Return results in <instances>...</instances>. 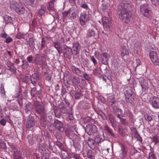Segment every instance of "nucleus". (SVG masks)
Returning <instances> with one entry per match:
<instances>
[{
  "label": "nucleus",
  "mask_w": 159,
  "mask_h": 159,
  "mask_svg": "<svg viewBox=\"0 0 159 159\" xmlns=\"http://www.w3.org/2000/svg\"><path fill=\"white\" fill-rule=\"evenodd\" d=\"M149 101L153 107L159 108V97L156 96L152 97L150 98Z\"/></svg>",
  "instance_id": "f8f14e48"
},
{
  "label": "nucleus",
  "mask_w": 159,
  "mask_h": 159,
  "mask_svg": "<svg viewBox=\"0 0 159 159\" xmlns=\"http://www.w3.org/2000/svg\"><path fill=\"white\" fill-rule=\"evenodd\" d=\"M53 124L52 123L50 122V121L48 122L47 126H48V128L49 130L51 132H52L53 131V129H52V127L53 126Z\"/></svg>",
  "instance_id": "052dcab7"
},
{
  "label": "nucleus",
  "mask_w": 159,
  "mask_h": 159,
  "mask_svg": "<svg viewBox=\"0 0 159 159\" xmlns=\"http://www.w3.org/2000/svg\"><path fill=\"white\" fill-rule=\"evenodd\" d=\"M70 9L67 11H65L62 13V19L63 20H64L66 18L67 16L70 13Z\"/></svg>",
  "instance_id": "6e6d98bb"
},
{
  "label": "nucleus",
  "mask_w": 159,
  "mask_h": 159,
  "mask_svg": "<svg viewBox=\"0 0 159 159\" xmlns=\"http://www.w3.org/2000/svg\"><path fill=\"white\" fill-rule=\"evenodd\" d=\"M74 135L72 138L70 139L72 140L74 146L76 150L79 151L81 148V138L76 134Z\"/></svg>",
  "instance_id": "1a4fd4ad"
},
{
  "label": "nucleus",
  "mask_w": 159,
  "mask_h": 159,
  "mask_svg": "<svg viewBox=\"0 0 159 159\" xmlns=\"http://www.w3.org/2000/svg\"><path fill=\"white\" fill-rule=\"evenodd\" d=\"M54 112L55 116L57 118H60L62 116V112L59 108H57L54 110Z\"/></svg>",
  "instance_id": "79ce46f5"
},
{
  "label": "nucleus",
  "mask_w": 159,
  "mask_h": 159,
  "mask_svg": "<svg viewBox=\"0 0 159 159\" xmlns=\"http://www.w3.org/2000/svg\"><path fill=\"white\" fill-rule=\"evenodd\" d=\"M120 56L122 57L129 54V49L125 46L123 45L120 47Z\"/></svg>",
  "instance_id": "393cba45"
},
{
  "label": "nucleus",
  "mask_w": 159,
  "mask_h": 159,
  "mask_svg": "<svg viewBox=\"0 0 159 159\" xmlns=\"http://www.w3.org/2000/svg\"><path fill=\"white\" fill-rule=\"evenodd\" d=\"M46 10V8L45 7H41L39 10L38 15L39 17H41L45 13Z\"/></svg>",
  "instance_id": "864d4df0"
},
{
  "label": "nucleus",
  "mask_w": 159,
  "mask_h": 159,
  "mask_svg": "<svg viewBox=\"0 0 159 159\" xmlns=\"http://www.w3.org/2000/svg\"><path fill=\"white\" fill-rule=\"evenodd\" d=\"M66 48H65V52H64V55L65 57L68 59H70L71 57V56L73 55V51H72V48L68 46H66Z\"/></svg>",
  "instance_id": "412c9836"
},
{
  "label": "nucleus",
  "mask_w": 159,
  "mask_h": 159,
  "mask_svg": "<svg viewBox=\"0 0 159 159\" xmlns=\"http://www.w3.org/2000/svg\"><path fill=\"white\" fill-rule=\"evenodd\" d=\"M80 107L82 109H87L89 107V104L86 102L81 101L80 103Z\"/></svg>",
  "instance_id": "ea45409f"
},
{
  "label": "nucleus",
  "mask_w": 159,
  "mask_h": 159,
  "mask_svg": "<svg viewBox=\"0 0 159 159\" xmlns=\"http://www.w3.org/2000/svg\"><path fill=\"white\" fill-rule=\"evenodd\" d=\"M85 130L89 135H91L96 133L98 131L97 126L93 124H88L86 125Z\"/></svg>",
  "instance_id": "9d476101"
},
{
  "label": "nucleus",
  "mask_w": 159,
  "mask_h": 159,
  "mask_svg": "<svg viewBox=\"0 0 159 159\" xmlns=\"http://www.w3.org/2000/svg\"><path fill=\"white\" fill-rule=\"evenodd\" d=\"M118 131L120 135L123 137H125L126 134L124 129L122 127H120L119 125H118Z\"/></svg>",
  "instance_id": "49530a36"
},
{
  "label": "nucleus",
  "mask_w": 159,
  "mask_h": 159,
  "mask_svg": "<svg viewBox=\"0 0 159 159\" xmlns=\"http://www.w3.org/2000/svg\"><path fill=\"white\" fill-rule=\"evenodd\" d=\"M95 33L93 28H90L88 30L87 34V36L88 37L94 36Z\"/></svg>",
  "instance_id": "3c124183"
},
{
  "label": "nucleus",
  "mask_w": 159,
  "mask_h": 159,
  "mask_svg": "<svg viewBox=\"0 0 159 159\" xmlns=\"http://www.w3.org/2000/svg\"><path fill=\"white\" fill-rule=\"evenodd\" d=\"M71 80L74 85H78L80 82V79L78 77L75 76H74Z\"/></svg>",
  "instance_id": "de8ad7c7"
},
{
  "label": "nucleus",
  "mask_w": 159,
  "mask_h": 159,
  "mask_svg": "<svg viewBox=\"0 0 159 159\" xmlns=\"http://www.w3.org/2000/svg\"><path fill=\"white\" fill-rule=\"evenodd\" d=\"M34 109L35 112L41 116L45 115V107L41 104L40 102L37 100L33 101Z\"/></svg>",
  "instance_id": "39448f33"
},
{
  "label": "nucleus",
  "mask_w": 159,
  "mask_h": 159,
  "mask_svg": "<svg viewBox=\"0 0 159 159\" xmlns=\"http://www.w3.org/2000/svg\"><path fill=\"white\" fill-rule=\"evenodd\" d=\"M54 3L49 2L47 6V8L49 10H53L54 8Z\"/></svg>",
  "instance_id": "e2e57ef3"
},
{
  "label": "nucleus",
  "mask_w": 159,
  "mask_h": 159,
  "mask_svg": "<svg viewBox=\"0 0 159 159\" xmlns=\"http://www.w3.org/2000/svg\"><path fill=\"white\" fill-rule=\"evenodd\" d=\"M80 48L81 46L79 42L76 41L73 43V49L74 56H76L79 54Z\"/></svg>",
  "instance_id": "f3484780"
},
{
  "label": "nucleus",
  "mask_w": 159,
  "mask_h": 159,
  "mask_svg": "<svg viewBox=\"0 0 159 159\" xmlns=\"http://www.w3.org/2000/svg\"><path fill=\"white\" fill-rule=\"evenodd\" d=\"M140 82L142 89L144 90L148 89L151 85L150 82L143 78L140 79Z\"/></svg>",
  "instance_id": "a211bd4d"
},
{
  "label": "nucleus",
  "mask_w": 159,
  "mask_h": 159,
  "mask_svg": "<svg viewBox=\"0 0 159 159\" xmlns=\"http://www.w3.org/2000/svg\"><path fill=\"white\" fill-rule=\"evenodd\" d=\"M33 134H30L28 135V141L31 145L33 143Z\"/></svg>",
  "instance_id": "680f3d73"
},
{
  "label": "nucleus",
  "mask_w": 159,
  "mask_h": 159,
  "mask_svg": "<svg viewBox=\"0 0 159 159\" xmlns=\"http://www.w3.org/2000/svg\"><path fill=\"white\" fill-rule=\"evenodd\" d=\"M41 91H38L36 87H34L31 89L30 93L32 97H34L37 95L40 94Z\"/></svg>",
  "instance_id": "72a5a7b5"
},
{
  "label": "nucleus",
  "mask_w": 159,
  "mask_h": 159,
  "mask_svg": "<svg viewBox=\"0 0 159 159\" xmlns=\"http://www.w3.org/2000/svg\"><path fill=\"white\" fill-rule=\"evenodd\" d=\"M41 47L40 49L42 50L43 48H45V40L44 38L43 37L41 39Z\"/></svg>",
  "instance_id": "69168bd1"
},
{
  "label": "nucleus",
  "mask_w": 159,
  "mask_h": 159,
  "mask_svg": "<svg viewBox=\"0 0 159 159\" xmlns=\"http://www.w3.org/2000/svg\"><path fill=\"white\" fill-rule=\"evenodd\" d=\"M124 94L126 102L130 104L131 105H133L136 99L135 94L130 89L125 90Z\"/></svg>",
  "instance_id": "f03ea898"
},
{
  "label": "nucleus",
  "mask_w": 159,
  "mask_h": 159,
  "mask_svg": "<svg viewBox=\"0 0 159 159\" xmlns=\"http://www.w3.org/2000/svg\"><path fill=\"white\" fill-rule=\"evenodd\" d=\"M140 13L143 16L148 18L152 17V11L149 8V5L146 3L140 6Z\"/></svg>",
  "instance_id": "7ed1b4c3"
},
{
  "label": "nucleus",
  "mask_w": 159,
  "mask_h": 159,
  "mask_svg": "<svg viewBox=\"0 0 159 159\" xmlns=\"http://www.w3.org/2000/svg\"><path fill=\"white\" fill-rule=\"evenodd\" d=\"M105 138L104 133H103L102 136L101 135H98L96 136L95 137L94 140L98 145L99 143L105 140Z\"/></svg>",
  "instance_id": "cd10ccee"
},
{
  "label": "nucleus",
  "mask_w": 159,
  "mask_h": 159,
  "mask_svg": "<svg viewBox=\"0 0 159 159\" xmlns=\"http://www.w3.org/2000/svg\"><path fill=\"white\" fill-rule=\"evenodd\" d=\"M34 64L36 65L42 66L43 65V61L40 58L39 54L34 55Z\"/></svg>",
  "instance_id": "a878e982"
},
{
  "label": "nucleus",
  "mask_w": 159,
  "mask_h": 159,
  "mask_svg": "<svg viewBox=\"0 0 159 159\" xmlns=\"http://www.w3.org/2000/svg\"><path fill=\"white\" fill-rule=\"evenodd\" d=\"M133 132L135 134L136 138L137 139V140L141 142L143 141L142 138L138 133L136 128H133Z\"/></svg>",
  "instance_id": "58836bf2"
},
{
  "label": "nucleus",
  "mask_w": 159,
  "mask_h": 159,
  "mask_svg": "<svg viewBox=\"0 0 159 159\" xmlns=\"http://www.w3.org/2000/svg\"><path fill=\"white\" fill-rule=\"evenodd\" d=\"M92 151L90 150H88L87 152V157L89 159H93V156L92 155Z\"/></svg>",
  "instance_id": "338daca9"
},
{
  "label": "nucleus",
  "mask_w": 159,
  "mask_h": 159,
  "mask_svg": "<svg viewBox=\"0 0 159 159\" xmlns=\"http://www.w3.org/2000/svg\"><path fill=\"white\" fill-rule=\"evenodd\" d=\"M34 109L33 104L30 102H28L25 104L24 106V111L25 113L27 115L31 114L32 111Z\"/></svg>",
  "instance_id": "6ab92c4d"
},
{
  "label": "nucleus",
  "mask_w": 159,
  "mask_h": 159,
  "mask_svg": "<svg viewBox=\"0 0 159 159\" xmlns=\"http://www.w3.org/2000/svg\"><path fill=\"white\" fill-rule=\"evenodd\" d=\"M110 55L106 52L102 53L99 56L100 61L103 64L108 65V61Z\"/></svg>",
  "instance_id": "aec40b11"
},
{
  "label": "nucleus",
  "mask_w": 159,
  "mask_h": 159,
  "mask_svg": "<svg viewBox=\"0 0 159 159\" xmlns=\"http://www.w3.org/2000/svg\"><path fill=\"white\" fill-rule=\"evenodd\" d=\"M56 145L59 147L61 151L67 152V150L66 148H65L62 143L59 141H57L56 142Z\"/></svg>",
  "instance_id": "e433bc0d"
},
{
  "label": "nucleus",
  "mask_w": 159,
  "mask_h": 159,
  "mask_svg": "<svg viewBox=\"0 0 159 159\" xmlns=\"http://www.w3.org/2000/svg\"><path fill=\"white\" fill-rule=\"evenodd\" d=\"M103 65H101L100 66V69L101 70H102L104 71V73L105 75H107L109 73V70L108 69L107 65L103 64Z\"/></svg>",
  "instance_id": "09e8293b"
},
{
  "label": "nucleus",
  "mask_w": 159,
  "mask_h": 159,
  "mask_svg": "<svg viewBox=\"0 0 159 159\" xmlns=\"http://www.w3.org/2000/svg\"><path fill=\"white\" fill-rule=\"evenodd\" d=\"M7 66L9 68V70L12 71L14 73L16 72V69L14 66L13 63L10 61H8L7 64Z\"/></svg>",
  "instance_id": "7c9ffc66"
},
{
  "label": "nucleus",
  "mask_w": 159,
  "mask_h": 159,
  "mask_svg": "<svg viewBox=\"0 0 159 159\" xmlns=\"http://www.w3.org/2000/svg\"><path fill=\"white\" fill-rule=\"evenodd\" d=\"M65 132L66 135L70 139L72 138V137L74 136V134H75V133L71 131V130L68 128L66 129Z\"/></svg>",
  "instance_id": "4c0bfd02"
},
{
  "label": "nucleus",
  "mask_w": 159,
  "mask_h": 159,
  "mask_svg": "<svg viewBox=\"0 0 159 159\" xmlns=\"http://www.w3.org/2000/svg\"><path fill=\"white\" fill-rule=\"evenodd\" d=\"M66 88L67 90L71 94H74L76 91V88L74 85H70V86Z\"/></svg>",
  "instance_id": "a18cd8bd"
},
{
  "label": "nucleus",
  "mask_w": 159,
  "mask_h": 159,
  "mask_svg": "<svg viewBox=\"0 0 159 159\" xmlns=\"http://www.w3.org/2000/svg\"><path fill=\"white\" fill-rule=\"evenodd\" d=\"M46 116L45 115L41 116L40 119V123L41 127L45 128L49 122L46 119Z\"/></svg>",
  "instance_id": "b1692460"
},
{
  "label": "nucleus",
  "mask_w": 159,
  "mask_h": 159,
  "mask_svg": "<svg viewBox=\"0 0 159 159\" xmlns=\"http://www.w3.org/2000/svg\"><path fill=\"white\" fill-rule=\"evenodd\" d=\"M39 79V75L38 72H35L30 76L31 83L35 86Z\"/></svg>",
  "instance_id": "dca6fc26"
},
{
  "label": "nucleus",
  "mask_w": 159,
  "mask_h": 159,
  "mask_svg": "<svg viewBox=\"0 0 159 159\" xmlns=\"http://www.w3.org/2000/svg\"><path fill=\"white\" fill-rule=\"evenodd\" d=\"M114 114L117 118V116L118 115H120V117L122 116V110L121 109L119 108V107L116 108V109L114 110L113 111Z\"/></svg>",
  "instance_id": "c03bdc74"
},
{
  "label": "nucleus",
  "mask_w": 159,
  "mask_h": 159,
  "mask_svg": "<svg viewBox=\"0 0 159 159\" xmlns=\"http://www.w3.org/2000/svg\"><path fill=\"white\" fill-rule=\"evenodd\" d=\"M25 35L23 33L19 32L17 33L16 38L19 39H24Z\"/></svg>",
  "instance_id": "13d9d810"
},
{
  "label": "nucleus",
  "mask_w": 159,
  "mask_h": 159,
  "mask_svg": "<svg viewBox=\"0 0 159 159\" xmlns=\"http://www.w3.org/2000/svg\"><path fill=\"white\" fill-rule=\"evenodd\" d=\"M22 153L21 152L18 150L14 151L13 154V157L14 159H18L22 156Z\"/></svg>",
  "instance_id": "c9c22d12"
},
{
  "label": "nucleus",
  "mask_w": 159,
  "mask_h": 159,
  "mask_svg": "<svg viewBox=\"0 0 159 159\" xmlns=\"http://www.w3.org/2000/svg\"><path fill=\"white\" fill-rule=\"evenodd\" d=\"M117 116V118L120 119V122L123 125L125 126H127L128 125V123L127 122L126 119L124 118H123L122 116L120 117V115H118Z\"/></svg>",
  "instance_id": "603ef678"
},
{
  "label": "nucleus",
  "mask_w": 159,
  "mask_h": 159,
  "mask_svg": "<svg viewBox=\"0 0 159 159\" xmlns=\"http://www.w3.org/2000/svg\"><path fill=\"white\" fill-rule=\"evenodd\" d=\"M131 4L129 3L121 2L117 6V11L122 22L126 23L133 21V16L130 9Z\"/></svg>",
  "instance_id": "f257e3e1"
},
{
  "label": "nucleus",
  "mask_w": 159,
  "mask_h": 159,
  "mask_svg": "<svg viewBox=\"0 0 159 159\" xmlns=\"http://www.w3.org/2000/svg\"><path fill=\"white\" fill-rule=\"evenodd\" d=\"M89 15L85 13H81L79 18V20L80 24L82 25L84 27L85 25L86 22L89 19Z\"/></svg>",
  "instance_id": "ddd939ff"
},
{
  "label": "nucleus",
  "mask_w": 159,
  "mask_h": 159,
  "mask_svg": "<svg viewBox=\"0 0 159 159\" xmlns=\"http://www.w3.org/2000/svg\"><path fill=\"white\" fill-rule=\"evenodd\" d=\"M22 64L21 65L22 68L26 69L29 66L28 62L25 60H24L22 61Z\"/></svg>",
  "instance_id": "4d7b16f0"
},
{
  "label": "nucleus",
  "mask_w": 159,
  "mask_h": 159,
  "mask_svg": "<svg viewBox=\"0 0 159 159\" xmlns=\"http://www.w3.org/2000/svg\"><path fill=\"white\" fill-rule=\"evenodd\" d=\"M70 70L74 73L77 75H80L81 73V70L79 68L76 67L72 65L70 66Z\"/></svg>",
  "instance_id": "473e14b6"
},
{
  "label": "nucleus",
  "mask_w": 159,
  "mask_h": 159,
  "mask_svg": "<svg viewBox=\"0 0 159 159\" xmlns=\"http://www.w3.org/2000/svg\"><path fill=\"white\" fill-rule=\"evenodd\" d=\"M151 142L154 143V145H156L157 143L159 142V138L157 136H153L152 137H151Z\"/></svg>",
  "instance_id": "8fccbe9b"
},
{
  "label": "nucleus",
  "mask_w": 159,
  "mask_h": 159,
  "mask_svg": "<svg viewBox=\"0 0 159 159\" xmlns=\"http://www.w3.org/2000/svg\"><path fill=\"white\" fill-rule=\"evenodd\" d=\"M103 133L107 139H110L111 138H116V134L113 132V130L108 125H105L103 127Z\"/></svg>",
  "instance_id": "6e6552de"
},
{
  "label": "nucleus",
  "mask_w": 159,
  "mask_h": 159,
  "mask_svg": "<svg viewBox=\"0 0 159 159\" xmlns=\"http://www.w3.org/2000/svg\"><path fill=\"white\" fill-rule=\"evenodd\" d=\"M53 126H54L57 129L61 132H63L64 131L63 124L61 121L57 119L54 120Z\"/></svg>",
  "instance_id": "2eb2a0df"
},
{
  "label": "nucleus",
  "mask_w": 159,
  "mask_h": 159,
  "mask_svg": "<svg viewBox=\"0 0 159 159\" xmlns=\"http://www.w3.org/2000/svg\"><path fill=\"white\" fill-rule=\"evenodd\" d=\"M4 20L6 24L12 23V18L11 17L6 15L4 16Z\"/></svg>",
  "instance_id": "37998d69"
},
{
  "label": "nucleus",
  "mask_w": 159,
  "mask_h": 159,
  "mask_svg": "<svg viewBox=\"0 0 159 159\" xmlns=\"http://www.w3.org/2000/svg\"><path fill=\"white\" fill-rule=\"evenodd\" d=\"M87 143L89 146L92 150L96 148L98 145L95 140L90 137H88V138Z\"/></svg>",
  "instance_id": "4be33fe9"
},
{
  "label": "nucleus",
  "mask_w": 159,
  "mask_h": 159,
  "mask_svg": "<svg viewBox=\"0 0 159 159\" xmlns=\"http://www.w3.org/2000/svg\"><path fill=\"white\" fill-rule=\"evenodd\" d=\"M102 22L104 29L106 31H109L112 25L111 20L106 16L102 18Z\"/></svg>",
  "instance_id": "9b49d317"
},
{
  "label": "nucleus",
  "mask_w": 159,
  "mask_h": 159,
  "mask_svg": "<svg viewBox=\"0 0 159 159\" xmlns=\"http://www.w3.org/2000/svg\"><path fill=\"white\" fill-rule=\"evenodd\" d=\"M148 159H156V157L154 153L151 152L149 153Z\"/></svg>",
  "instance_id": "774afa93"
},
{
  "label": "nucleus",
  "mask_w": 159,
  "mask_h": 159,
  "mask_svg": "<svg viewBox=\"0 0 159 159\" xmlns=\"http://www.w3.org/2000/svg\"><path fill=\"white\" fill-rule=\"evenodd\" d=\"M157 48L155 47L154 45H151V47L150 49V57L155 65L158 66L159 64V61L157 56Z\"/></svg>",
  "instance_id": "20e7f679"
},
{
  "label": "nucleus",
  "mask_w": 159,
  "mask_h": 159,
  "mask_svg": "<svg viewBox=\"0 0 159 159\" xmlns=\"http://www.w3.org/2000/svg\"><path fill=\"white\" fill-rule=\"evenodd\" d=\"M108 119L110 121V123L113 121H116L115 118L114 116L111 113H108L107 115Z\"/></svg>",
  "instance_id": "5fc2aeb1"
},
{
  "label": "nucleus",
  "mask_w": 159,
  "mask_h": 159,
  "mask_svg": "<svg viewBox=\"0 0 159 159\" xmlns=\"http://www.w3.org/2000/svg\"><path fill=\"white\" fill-rule=\"evenodd\" d=\"M128 116L129 120H131L133 118V115L127 107L125 109L124 113H122V117H126Z\"/></svg>",
  "instance_id": "c85d7f7f"
},
{
  "label": "nucleus",
  "mask_w": 159,
  "mask_h": 159,
  "mask_svg": "<svg viewBox=\"0 0 159 159\" xmlns=\"http://www.w3.org/2000/svg\"><path fill=\"white\" fill-rule=\"evenodd\" d=\"M52 45L56 49L59 54H60L62 53V46L61 43L57 41H56L53 43Z\"/></svg>",
  "instance_id": "bb28decb"
},
{
  "label": "nucleus",
  "mask_w": 159,
  "mask_h": 159,
  "mask_svg": "<svg viewBox=\"0 0 159 159\" xmlns=\"http://www.w3.org/2000/svg\"><path fill=\"white\" fill-rule=\"evenodd\" d=\"M144 118L145 120L148 121V122H151L153 120L152 117L148 114L145 115H144Z\"/></svg>",
  "instance_id": "bf43d9fd"
},
{
  "label": "nucleus",
  "mask_w": 159,
  "mask_h": 159,
  "mask_svg": "<svg viewBox=\"0 0 159 159\" xmlns=\"http://www.w3.org/2000/svg\"><path fill=\"white\" fill-rule=\"evenodd\" d=\"M36 123L34 117V116L29 115L28 118L27 119L25 124L26 132L27 133L29 131V130L32 129L35 126Z\"/></svg>",
  "instance_id": "0eeeda50"
},
{
  "label": "nucleus",
  "mask_w": 159,
  "mask_h": 159,
  "mask_svg": "<svg viewBox=\"0 0 159 159\" xmlns=\"http://www.w3.org/2000/svg\"><path fill=\"white\" fill-rule=\"evenodd\" d=\"M35 39L33 37H30L29 39L28 42V45L31 49L33 51L35 49Z\"/></svg>",
  "instance_id": "c756f323"
},
{
  "label": "nucleus",
  "mask_w": 159,
  "mask_h": 159,
  "mask_svg": "<svg viewBox=\"0 0 159 159\" xmlns=\"http://www.w3.org/2000/svg\"><path fill=\"white\" fill-rule=\"evenodd\" d=\"M152 4L155 7L159 6V0H150Z\"/></svg>",
  "instance_id": "0e129e2a"
},
{
  "label": "nucleus",
  "mask_w": 159,
  "mask_h": 159,
  "mask_svg": "<svg viewBox=\"0 0 159 159\" xmlns=\"http://www.w3.org/2000/svg\"><path fill=\"white\" fill-rule=\"evenodd\" d=\"M59 109L62 113L65 114L68 112V110L67 109V107L65 105L63 102H61L59 104Z\"/></svg>",
  "instance_id": "2f4dec72"
},
{
  "label": "nucleus",
  "mask_w": 159,
  "mask_h": 159,
  "mask_svg": "<svg viewBox=\"0 0 159 159\" xmlns=\"http://www.w3.org/2000/svg\"><path fill=\"white\" fill-rule=\"evenodd\" d=\"M10 7L11 10L15 11L20 15L23 14L25 12L24 7L21 3H11Z\"/></svg>",
  "instance_id": "423d86ee"
},
{
  "label": "nucleus",
  "mask_w": 159,
  "mask_h": 159,
  "mask_svg": "<svg viewBox=\"0 0 159 159\" xmlns=\"http://www.w3.org/2000/svg\"><path fill=\"white\" fill-rule=\"evenodd\" d=\"M70 158H72L74 159H83L80 154H77L74 152L69 153Z\"/></svg>",
  "instance_id": "a19ab883"
},
{
  "label": "nucleus",
  "mask_w": 159,
  "mask_h": 159,
  "mask_svg": "<svg viewBox=\"0 0 159 159\" xmlns=\"http://www.w3.org/2000/svg\"><path fill=\"white\" fill-rule=\"evenodd\" d=\"M121 150L119 157L121 159L125 158L127 155V150L126 147L124 144H121L120 145Z\"/></svg>",
  "instance_id": "4468645a"
},
{
  "label": "nucleus",
  "mask_w": 159,
  "mask_h": 159,
  "mask_svg": "<svg viewBox=\"0 0 159 159\" xmlns=\"http://www.w3.org/2000/svg\"><path fill=\"white\" fill-rule=\"evenodd\" d=\"M109 104L112 111L119 107L118 103L114 97L109 102Z\"/></svg>",
  "instance_id": "5701e85b"
},
{
  "label": "nucleus",
  "mask_w": 159,
  "mask_h": 159,
  "mask_svg": "<svg viewBox=\"0 0 159 159\" xmlns=\"http://www.w3.org/2000/svg\"><path fill=\"white\" fill-rule=\"evenodd\" d=\"M82 91L81 90L79 89H78L75 93L74 97L76 99H79L82 97L83 95L82 94Z\"/></svg>",
  "instance_id": "f704fd0d"
}]
</instances>
